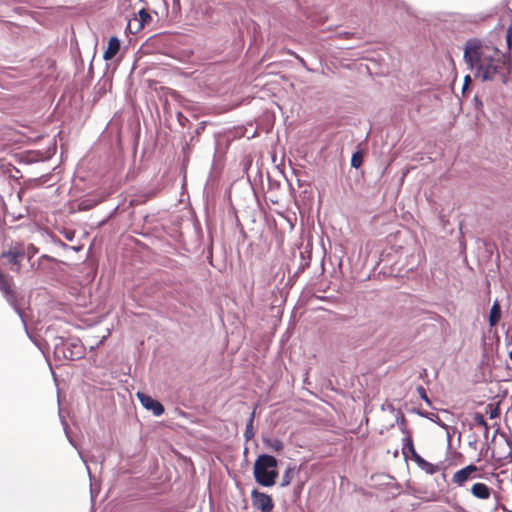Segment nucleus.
I'll list each match as a JSON object with an SVG mask.
<instances>
[{
    "instance_id": "f257e3e1",
    "label": "nucleus",
    "mask_w": 512,
    "mask_h": 512,
    "mask_svg": "<svg viewBox=\"0 0 512 512\" xmlns=\"http://www.w3.org/2000/svg\"><path fill=\"white\" fill-rule=\"evenodd\" d=\"M279 461L268 453L259 454L253 463V477L255 482L264 488L273 487L279 478Z\"/></svg>"
},
{
    "instance_id": "f03ea898",
    "label": "nucleus",
    "mask_w": 512,
    "mask_h": 512,
    "mask_svg": "<svg viewBox=\"0 0 512 512\" xmlns=\"http://www.w3.org/2000/svg\"><path fill=\"white\" fill-rule=\"evenodd\" d=\"M402 454L405 460H412L421 470L425 471L429 475H433L439 470L438 465L430 463L416 451L412 435L403 437Z\"/></svg>"
},
{
    "instance_id": "7ed1b4c3",
    "label": "nucleus",
    "mask_w": 512,
    "mask_h": 512,
    "mask_svg": "<svg viewBox=\"0 0 512 512\" xmlns=\"http://www.w3.org/2000/svg\"><path fill=\"white\" fill-rule=\"evenodd\" d=\"M482 42L477 38H470L464 45V61L470 70H476L477 66L484 62L486 55L482 51Z\"/></svg>"
},
{
    "instance_id": "20e7f679",
    "label": "nucleus",
    "mask_w": 512,
    "mask_h": 512,
    "mask_svg": "<svg viewBox=\"0 0 512 512\" xmlns=\"http://www.w3.org/2000/svg\"><path fill=\"white\" fill-rule=\"evenodd\" d=\"M0 291L2 292L3 296L5 297L6 301L9 303V305L18 314V316L21 319V322L24 326L26 334L28 335L29 338L32 339V337L29 333L28 327H27L25 317H24V312L17 304V296H16L15 292L11 289L9 280L5 277V275L1 271H0Z\"/></svg>"
},
{
    "instance_id": "39448f33",
    "label": "nucleus",
    "mask_w": 512,
    "mask_h": 512,
    "mask_svg": "<svg viewBox=\"0 0 512 512\" xmlns=\"http://www.w3.org/2000/svg\"><path fill=\"white\" fill-rule=\"evenodd\" d=\"M252 507L259 512H272L275 508L273 497L257 488L251 490Z\"/></svg>"
},
{
    "instance_id": "423d86ee",
    "label": "nucleus",
    "mask_w": 512,
    "mask_h": 512,
    "mask_svg": "<svg viewBox=\"0 0 512 512\" xmlns=\"http://www.w3.org/2000/svg\"><path fill=\"white\" fill-rule=\"evenodd\" d=\"M501 73V67L495 63L493 56H485L484 62L477 66L475 77L481 78L482 82L491 81L497 74Z\"/></svg>"
},
{
    "instance_id": "0eeeda50",
    "label": "nucleus",
    "mask_w": 512,
    "mask_h": 512,
    "mask_svg": "<svg viewBox=\"0 0 512 512\" xmlns=\"http://www.w3.org/2000/svg\"><path fill=\"white\" fill-rule=\"evenodd\" d=\"M480 470V467L476 466L474 463H470L463 468L457 470L452 477V482L458 485L459 487L464 486V484L474 478H481L477 472Z\"/></svg>"
},
{
    "instance_id": "6e6552de",
    "label": "nucleus",
    "mask_w": 512,
    "mask_h": 512,
    "mask_svg": "<svg viewBox=\"0 0 512 512\" xmlns=\"http://www.w3.org/2000/svg\"><path fill=\"white\" fill-rule=\"evenodd\" d=\"M137 397L141 405L147 411H151L154 416H161L164 413V406L159 400L153 398L152 396L144 392H137Z\"/></svg>"
},
{
    "instance_id": "1a4fd4ad",
    "label": "nucleus",
    "mask_w": 512,
    "mask_h": 512,
    "mask_svg": "<svg viewBox=\"0 0 512 512\" xmlns=\"http://www.w3.org/2000/svg\"><path fill=\"white\" fill-rule=\"evenodd\" d=\"M25 251L20 247H11L7 251H3L0 255L1 258L7 259L8 263L16 266L15 271L18 272L21 267V259L24 258Z\"/></svg>"
},
{
    "instance_id": "9d476101",
    "label": "nucleus",
    "mask_w": 512,
    "mask_h": 512,
    "mask_svg": "<svg viewBox=\"0 0 512 512\" xmlns=\"http://www.w3.org/2000/svg\"><path fill=\"white\" fill-rule=\"evenodd\" d=\"M205 129V122H200L196 129L194 130V134L191 135L189 141H186L185 144L182 146V154H183V167H186V165L189 162L190 155L192 153V147L193 143L195 141H198L196 139V136L200 135Z\"/></svg>"
},
{
    "instance_id": "9b49d317",
    "label": "nucleus",
    "mask_w": 512,
    "mask_h": 512,
    "mask_svg": "<svg viewBox=\"0 0 512 512\" xmlns=\"http://www.w3.org/2000/svg\"><path fill=\"white\" fill-rule=\"evenodd\" d=\"M152 20L150 13L142 8L138 11L135 17L128 21L127 30L132 31V25L136 24V30H141L146 24Z\"/></svg>"
},
{
    "instance_id": "f8f14e48",
    "label": "nucleus",
    "mask_w": 512,
    "mask_h": 512,
    "mask_svg": "<svg viewBox=\"0 0 512 512\" xmlns=\"http://www.w3.org/2000/svg\"><path fill=\"white\" fill-rule=\"evenodd\" d=\"M68 351L66 352L68 360L81 359L84 357V348L79 339H72L67 342Z\"/></svg>"
},
{
    "instance_id": "ddd939ff",
    "label": "nucleus",
    "mask_w": 512,
    "mask_h": 512,
    "mask_svg": "<svg viewBox=\"0 0 512 512\" xmlns=\"http://www.w3.org/2000/svg\"><path fill=\"white\" fill-rule=\"evenodd\" d=\"M471 494L480 500H487L490 498L492 489L482 482L474 483L470 488Z\"/></svg>"
},
{
    "instance_id": "4468645a",
    "label": "nucleus",
    "mask_w": 512,
    "mask_h": 512,
    "mask_svg": "<svg viewBox=\"0 0 512 512\" xmlns=\"http://www.w3.org/2000/svg\"><path fill=\"white\" fill-rule=\"evenodd\" d=\"M302 469V465L296 466L295 464L288 463L285 471L282 475L280 487L285 488L291 484V481L295 474L299 473Z\"/></svg>"
},
{
    "instance_id": "2eb2a0df",
    "label": "nucleus",
    "mask_w": 512,
    "mask_h": 512,
    "mask_svg": "<svg viewBox=\"0 0 512 512\" xmlns=\"http://www.w3.org/2000/svg\"><path fill=\"white\" fill-rule=\"evenodd\" d=\"M121 47V41L118 37L112 36L108 40L107 48L104 51L103 58L106 61L113 59L119 52Z\"/></svg>"
},
{
    "instance_id": "dca6fc26",
    "label": "nucleus",
    "mask_w": 512,
    "mask_h": 512,
    "mask_svg": "<svg viewBox=\"0 0 512 512\" xmlns=\"http://www.w3.org/2000/svg\"><path fill=\"white\" fill-rule=\"evenodd\" d=\"M53 349L54 354L57 358H64L66 359L68 351V344L67 341L63 337L56 336L53 339Z\"/></svg>"
},
{
    "instance_id": "f3484780",
    "label": "nucleus",
    "mask_w": 512,
    "mask_h": 512,
    "mask_svg": "<svg viewBox=\"0 0 512 512\" xmlns=\"http://www.w3.org/2000/svg\"><path fill=\"white\" fill-rule=\"evenodd\" d=\"M59 419H60V423L63 427V430H64L67 440L81 455L79 443L77 442V440L74 436V433H73L72 429L70 428L69 421H68V419L71 420L72 418H59Z\"/></svg>"
},
{
    "instance_id": "a211bd4d",
    "label": "nucleus",
    "mask_w": 512,
    "mask_h": 512,
    "mask_svg": "<svg viewBox=\"0 0 512 512\" xmlns=\"http://www.w3.org/2000/svg\"><path fill=\"white\" fill-rule=\"evenodd\" d=\"M500 318H501V306H500L498 300H495L490 309V313H489V318H488L489 325L491 327L497 325L498 322L500 321Z\"/></svg>"
},
{
    "instance_id": "6ab92c4d",
    "label": "nucleus",
    "mask_w": 512,
    "mask_h": 512,
    "mask_svg": "<svg viewBox=\"0 0 512 512\" xmlns=\"http://www.w3.org/2000/svg\"><path fill=\"white\" fill-rule=\"evenodd\" d=\"M262 442L266 447L271 448L277 452L281 451L284 447L283 442L277 438H271L266 436L262 438Z\"/></svg>"
},
{
    "instance_id": "aec40b11",
    "label": "nucleus",
    "mask_w": 512,
    "mask_h": 512,
    "mask_svg": "<svg viewBox=\"0 0 512 512\" xmlns=\"http://www.w3.org/2000/svg\"><path fill=\"white\" fill-rule=\"evenodd\" d=\"M446 431V437H447V449L450 450L453 446L452 444V437L455 435V434H458V438H457V441H458V445L460 444V441H461V433L458 431V429L455 427V426H449L447 428Z\"/></svg>"
},
{
    "instance_id": "412c9836",
    "label": "nucleus",
    "mask_w": 512,
    "mask_h": 512,
    "mask_svg": "<svg viewBox=\"0 0 512 512\" xmlns=\"http://www.w3.org/2000/svg\"><path fill=\"white\" fill-rule=\"evenodd\" d=\"M364 160V152L360 149L352 153L351 167L358 169L362 166Z\"/></svg>"
},
{
    "instance_id": "4be33fe9",
    "label": "nucleus",
    "mask_w": 512,
    "mask_h": 512,
    "mask_svg": "<svg viewBox=\"0 0 512 512\" xmlns=\"http://www.w3.org/2000/svg\"><path fill=\"white\" fill-rule=\"evenodd\" d=\"M473 419H474L475 426H479V427L483 428L484 438L486 439V441H488L490 427H489L488 423L486 422V418H473Z\"/></svg>"
},
{
    "instance_id": "5701e85b",
    "label": "nucleus",
    "mask_w": 512,
    "mask_h": 512,
    "mask_svg": "<svg viewBox=\"0 0 512 512\" xmlns=\"http://www.w3.org/2000/svg\"><path fill=\"white\" fill-rule=\"evenodd\" d=\"M255 418H248L245 431H244V437L246 440H249L254 437V428H253V422Z\"/></svg>"
},
{
    "instance_id": "b1692460",
    "label": "nucleus",
    "mask_w": 512,
    "mask_h": 512,
    "mask_svg": "<svg viewBox=\"0 0 512 512\" xmlns=\"http://www.w3.org/2000/svg\"><path fill=\"white\" fill-rule=\"evenodd\" d=\"M396 423L401 430V432L404 434V436L412 435L411 431L407 428V418H395Z\"/></svg>"
},
{
    "instance_id": "393cba45",
    "label": "nucleus",
    "mask_w": 512,
    "mask_h": 512,
    "mask_svg": "<svg viewBox=\"0 0 512 512\" xmlns=\"http://www.w3.org/2000/svg\"><path fill=\"white\" fill-rule=\"evenodd\" d=\"M100 201L101 200L98 199H86L80 203V207L83 210H88L96 206L98 203H100Z\"/></svg>"
},
{
    "instance_id": "a878e982",
    "label": "nucleus",
    "mask_w": 512,
    "mask_h": 512,
    "mask_svg": "<svg viewBox=\"0 0 512 512\" xmlns=\"http://www.w3.org/2000/svg\"><path fill=\"white\" fill-rule=\"evenodd\" d=\"M310 265V255L307 256V259L304 261L300 260L299 266L294 274V276L300 275L307 267Z\"/></svg>"
},
{
    "instance_id": "bb28decb",
    "label": "nucleus",
    "mask_w": 512,
    "mask_h": 512,
    "mask_svg": "<svg viewBox=\"0 0 512 512\" xmlns=\"http://www.w3.org/2000/svg\"><path fill=\"white\" fill-rule=\"evenodd\" d=\"M304 486H305L304 482H299L294 486L293 496H294L295 500H297L301 497Z\"/></svg>"
},
{
    "instance_id": "cd10ccee",
    "label": "nucleus",
    "mask_w": 512,
    "mask_h": 512,
    "mask_svg": "<svg viewBox=\"0 0 512 512\" xmlns=\"http://www.w3.org/2000/svg\"><path fill=\"white\" fill-rule=\"evenodd\" d=\"M176 117L179 125L182 127H187L190 123V120L180 111L177 112Z\"/></svg>"
},
{
    "instance_id": "c85d7f7f",
    "label": "nucleus",
    "mask_w": 512,
    "mask_h": 512,
    "mask_svg": "<svg viewBox=\"0 0 512 512\" xmlns=\"http://www.w3.org/2000/svg\"><path fill=\"white\" fill-rule=\"evenodd\" d=\"M504 70H506L507 74L512 73V59L510 55H504Z\"/></svg>"
},
{
    "instance_id": "c756f323",
    "label": "nucleus",
    "mask_w": 512,
    "mask_h": 512,
    "mask_svg": "<svg viewBox=\"0 0 512 512\" xmlns=\"http://www.w3.org/2000/svg\"><path fill=\"white\" fill-rule=\"evenodd\" d=\"M489 412V416L491 417H494V416H499L500 414V410L498 407H493L492 404H489L486 406V410H485V413H488Z\"/></svg>"
},
{
    "instance_id": "7c9ffc66",
    "label": "nucleus",
    "mask_w": 512,
    "mask_h": 512,
    "mask_svg": "<svg viewBox=\"0 0 512 512\" xmlns=\"http://www.w3.org/2000/svg\"><path fill=\"white\" fill-rule=\"evenodd\" d=\"M472 83V78L470 75H466L464 77V84H463V88H462V91H463V94H465L467 91L471 90V85Z\"/></svg>"
},
{
    "instance_id": "2f4dec72",
    "label": "nucleus",
    "mask_w": 512,
    "mask_h": 512,
    "mask_svg": "<svg viewBox=\"0 0 512 512\" xmlns=\"http://www.w3.org/2000/svg\"><path fill=\"white\" fill-rule=\"evenodd\" d=\"M407 411L408 412L416 413L420 417H423V416H436L434 413L420 411L415 406H412L411 409H407Z\"/></svg>"
},
{
    "instance_id": "473e14b6",
    "label": "nucleus",
    "mask_w": 512,
    "mask_h": 512,
    "mask_svg": "<svg viewBox=\"0 0 512 512\" xmlns=\"http://www.w3.org/2000/svg\"><path fill=\"white\" fill-rule=\"evenodd\" d=\"M386 406L390 409L391 412H394L395 409H397V414L395 416H404V412L401 411L400 407L395 408L393 404L387 403ZM382 410H386L385 405H382Z\"/></svg>"
},
{
    "instance_id": "72a5a7b5",
    "label": "nucleus",
    "mask_w": 512,
    "mask_h": 512,
    "mask_svg": "<svg viewBox=\"0 0 512 512\" xmlns=\"http://www.w3.org/2000/svg\"><path fill=\"white\" fill-rule=\"evenodd\" d=\"M289 54L294 56L298 62L302 65V67H304L305 69L309 70L308 66H307V63L306 61L304 60V58H302L300 55H298L296 52L294 51H289Z\"/></svg>"
},
{
    "instance_id": "f704fd0d",
    "label": "nucleus",
    "mask_w": 512,
    "mask_h": 512,
    "mask_svg": "<svg viewBox=\"0 0 512 512\" xmlns=\"http://www.w3.org/2000/svg\"><path fill=\"white\" fill-rule=\"evenodd\" d=\"M428 419L431 422L438 425L439 427L443 428L444 430H447V428L450 426V425H447L446 423H444L441 418H428Z\"/></svg>"
},
{
    "instance_id": "c9c22d12",
    "label": "nucleus",
    "mask_w": 512,
    "mask_h": 512,
    "mask_svg": "<svg viewBox=\"0 0 512 512\" xmlns=\"http://www.w3.org/2000/svg\"><path fill=\"white\" fill-rule=\"evenodd\" d=\"M506 444L509 447V452L505 459H507L509 463H512V438H506Z\"/></svg>"
},
{
    "instance_id": "e433bc0d",
    "label": "nucleus",
    "mask_w": 512,
    "mask_h": 512,
    "mask_svg": "<svg viewBox=\"0 0 512 512\" xmlns=\"http://www.w3.org/2000/svg\"><path fill=\"white\" fill-rule=\"evenodd\" d=\"M473 105H474L476 110H481L483 108V102L479 98V96H477V95L474 96V98H473Z\"/></svg>"
},
{
    "instance_id": "4c0bfd02",
    "label": "nucleus",
    "mask_w": 512,
    "mask_h": 512,
    "mask_svg": "<svg viewBox=\"0 0 512 512\" xmlns=\"http://www.w3.org/2000/svg\"><path fill=\"white\" fill-rule=\"evenodd\" d=\"M38 252V249L33 245L30 244L27 248L28 253V260H31V258Z\"/></svg>"
},
{
    "instance_id": "58836bf2",
    "label": "nucleus",
    "mask_w": 512,
    "mask_h": 512,
    "mask_svg": "<svg viewBox=\"0 0 512 512\" xmlns=\"http://www.w3.org/2000/svg\"><path fill=\"white\" fill-rule=\"evenodd\" d=\"M308 255H310V257H311L312 256V251H311V248L306 246L305 249L300 252V260L304 261V259H307Z\"/></svg>"
},
{
    "instance_id": "ea45409f",
    "label": "nucleus",
    "mask_w": 512,
    "mask_h": 512,
    "mask_svg": "<svg viewBox=\"0 0 512 512\" xmlns=\"http://www.w3.org/2000/svg\"><path fill=\"white\" fill-rule=\"evenodd\" d=\"M504 55H509V53H501V56L495 60V63L500 65L501 70L504 68Z\"/></svg>"
},
{
    "instance_id": "a19ab883",
    "label": "nucleus",
    "mask_w": 512,
    "mask_h": 512,
    "mask_svg": "<svg viewBox=\"0 0 512 512\" xmlns=\"http://www.w3.org/2000/svg\"><path fill=\"white\" fill-rule=\"evenodd\" d=\"M43 260L50 261V262H56V259H55L54 257L49 256V255H46V254L42 255V256L38 259L39 264H40V263H41V261H43Z\"/></svg>"
},
{
    "instance_id": "79ce46f5",
    "label": "nucleus",
    "mask_w": 512,
    "mask_h": 512,
    "mask_svg": "<svg viewBox=\"0 0 512 512\" xmlns=\"http://www.w3.org/2000/svg\"><path fill=\"white\" fill-rule=\"evenodd\" d=\"M117 211H118V206H116V207L111 211V213L107 216V218L103 221V223H105V222L109 221L110 219H112V218L116 215Z\"/></svg>"
},
{
    "instance_id": "37998d69",
    "label": "nucleus",
    "mask_w": 512,
    "mask_h": 512,
    "mask_svg": "<svg viewBox=\"0 0 512 512\" xmlns=\"http://www.w3.org/2000/svg\"><path fill=\"white\" fill-rule=\"evenodd\" d=\"M469 447L476 449L477 448V439L474 437L472 440L468 442Z\"/></svg>"
},
{
    "instance_id": "c03bdc74",
    "label": "nucleus",
    "mask_w": 512,
    "mask_h": 512,
    "mask_svg": "<svg viewBox=\"0 0 512 512\" xmlns=\"http://www.w3.org/2000/svg\"><path fill=\"white\" fill-rule=\"evenodd\" d=\"M511 36H512V25H510L509 28L507 29L506 39H507L508 44L510 42Z\"/></svg>"
},
{
    "instance_id": "a18cd8bd",
    "label": "nucleus",
    "mask_w": 512,
    "mask_h": 512,
    "mask_svg": "<svg viewBox=\"0 0 512 512\" xmlns=\"http://www.w3.org/2000/svg\"><path fill=\"white\" fill-rule=\"evenodd\" d=\"M418 390H419V392H420V394H421V397H422L423 399H425L427 402H429V401H428V398H427V395H426V392H425V389H424L423 387H419V388H418Z\"/></svg>"
},
{
    "instance_id": "49530a36",
    "label": "nucleus",
    "mask_w": 512,
    "mask_h": 512,
    "mask_svg": "<svg viewBox=\"0 0 512 512\" xmlns=\"http://www.w3.org/2000/svg\"><path fill=\"white\" fill-rule=\"evenodd\" d=\"M151 512H173L172 508H157Z\"/></svg>"
},
{
    "instance_id": "de8ad7c7",
    "label": "nucleus",
    "mask_w": 512,
    "mask_h": 512,
    "mask_svg": "<svg viewBox=\"0 0 512 512\" xmlns=\"http://www.w3.org/2000/svg\"><path fill=\"white\" fill-rule=\"evenodd\" d=\"M508 75H509V74H507V72H506L505 74H502V75H501V76H502V82H503L504 84H506V83H507V81H508Z\"/></svg>"
},
{
    "instance_id": "09e8293b",
    "label": "nucleus",
    "mask_w": 512,
    "mask_h": 512,
    "mask_svg": "<svg viewBox=\"0 0 512 512\" xmlns=\"http://www.w3.org/2000/svg\"><path fill=\"white\" fill-rule=\"evenodd\" d=\"M368 422H369V418L368 417L361 418L360 425H363V423L368 424Z\"/></svg>"
},
{
    "instance_id": "8fccbe9b",
    "label": "nucleus",
    "mask_w": 512,
    "mask_h": 512,
    "mask_svg": "<svg viewBox=\"0 0 512 512\" xmlns=\"http://www.w3.org/2000/svg\"><path fill=\"white\" fill-rule=\"evenodd\" d=\"M498 430H499L498 428L494 430L493 435H492V438H491V442H493V441H494V439H495V437H496V435H497V433H498Z\"/></svg>"
},
{
    "instance_id": "3c124183",
    "label": "nucleus",
    "mask_w": 512,
    "mask_h": 512,
    "mask_svg": "<svg viewBox=\"0 0 512 512\" xmlns=\"http://www.w3.org/2000/svg\"><path fill=\"white\" fill-rule=\"evenodd\" d=\"M23 218V215L22 214H16V216H13V219L14 220H20Z\"/></svg>"
},
{
    "instance_id": "603ef678",
    "label": "nucleus",
    "mask_w": 512,
    "mask_h": 512,
    "mask_svg": "<svg viewBox=\"0 0 512 512\" xmlns=\"http://www.w3.org/2000/svg\"><path fill=\"white\" fill-rule=\"evenodd\" d=\"M194 419L195 420L192 421L193 423H202V419L203 418L197 417V418H194Z\"/></svg>"
},
{
    "instance_id": "864d4df0",
    "label": "nucleus",
    "mask_w": 512,
    "mask_h": 512,
    "mask_svg": "<svg viewBox=\"0 0 512 512\" xmlns=\"http://www.w3.org/2000/svg\"><path fill=\"white\" fill-rule=\"evenodd\" d=\"M139 30H136V24L132 25V31H129L130 33H137Z\"/></svg>"
},
{
    "instance_id": "5fc2aeb1",
    "label": "nucleus",
    "mask_w": 512,
    "mask_h": 512,
    "mask_svg": "<svg viewBox=\"0 0 512 512\" xmlns=\"http://www.w3.org/2000/svg\"><path fill=\"white\" fill-rule=\"evenodd\" d=\"M59 243L62 247H65V248L68 247V245L66 243H64L63 241H61L60 239H59Z\"/></svg>"
},
{
    "instance_id": "6e6d98bb",
    "label": "nucleus",
    "mask_w": 512,
    "mask_h": 512,
    "mask_svg": "<svg viewBox=\"0 0 512 512\" xmlns=\"http://www.w3.org/2000/svg\"><path fill=\"white\" fill-rule=\"evenodd\" d=\"M481 456H482V452L479 453L477 459H476V462H479L481 460Z\"/></svg>"
},
{
    "instance_id": "4d7b16f0",
    "label": "nucleus",
    "mask_w": 512,
    "mask_h": 512,
    "mask_svg": "<svg viewBox=\"0 0 512 512\" xmlns=\"http://www.w3.org/2000/svg\"><path fill=\"white\" fill-rule=\"evenodd\" d=\"M65 237H66L69 241H72V239H73V238H72V236H70V235H68V234H66V235H65Z\"/></svg>"
},
{
    "instance_id": "13d9d810",
    "label": "nucleus",
    "mask_w": 512,
    "mask_h": 512,
    "mask_svg": "<svg viewBox=\"0 0 512 512\" xmlns=\"http://www.w3.org/2000/svg\"><path fill=\"white\" fill-rule=\"evenodd\" d=\"M474 416L480 417V416H483V414H482L481 412H476V413L474 414Z\"/></svg>"
},
{
    "instance_id": "bf43d9fd",
    "label": "nucleus",
    "mask_w": 512,
    "mask_h": 512,
    "mask_svg": "<svg viewBox=\"0 0 512 512\" xmlns=\"http://www.w3.org/2000/svg\"><path fill=\"white\" fill-rule=\"evenodd\" d=\"M179 416L185 417V416H188V415L185 412H180Z\"/></svg>"
},
{
    "instance_id": "052dcab7",
    "label": "nucleus",
    "mask_w": 512,
    "mask_h": 512,
    "mask_svg": "<svg viewBox=\"0 0 512 512\" xmlns=\"http://www.w3.org/2000/svg\"><path fill=\"white\" fill-rule=\"evenodd\" d=\"M256 415L255 409L250 413L249 416L254 417Z\"/></svg>"
},
{
    "instance_id": "680f3d73",
    "label": "nucleus",
    "mask_w": 512,
    "mask_h": 512,
    "mask_svg": "<svg viewBox=\"0 0 512 512\" xmlns=\"http://www.w3.org/2000/svg\"><path fill=\"white\" fill-rule=\"evenodd\" d=\"M92 69H93V66H92V62L90 63V66H89V73L92 72Z\"/></svg>"
},
{
    "instance_id": "e2e57ef3",
    "label": "nucleus",
    "mask_w": 512,
    "mask_h": 512,
    "mask_svg": "<svg viewBox=\"0 0 512 512\" xmlns=\"http://www.w3.org/2000/svg\"><path fill=\"white\" fill-rule=\"evenodd\" d=\"M321 267H322V273L324 272V262L322 261L321 262Z\"/></svg>"
},
{
    "instance_id": "0e129e2a",
    "label": "nucleus",
    "mask_w": 512,
    "mask_h": 512,
    "mask_svg": "<svg viewBox=\"0 0 512 512\" xmlns=\"http://www.w3.org/2000/svg\"><path fill=\"white\" fill-rule=\"evenodd\" d=\"M509 358L512 361V350L509 352Z\"/></svg>"
},
{
    "instance_id": "69168bd1",
    "label": "nucleus",
    "mask_w": 512,
    "mask_h": 512,
    "mask_svg": "<svg viewBox=\"0 0 512 512\" xmlns=\"http://www.w3.org/2000/svg\"><path fill=\"white\" fill-rule=\"evenodd\" d=\"M396 488L400 489L401 488L400 484H396Z\"/></svg>"
},
{
    "instance_id": "338daca9",
    "label": "nucleus",
    "mask_w": 512,
    "mask_h": 512,
    "mask_svg": "<svg viewBox=\"0 0 512 512\" xmlns=\"http://www.w3.org/2000/svg\"><path fill=\"white\" fill-rule=\"evenodd\" d=\"M510 342L512 343V333H511V337H510Z\"/></svg>"
},
{
    "instance_id": "774afa93",
    "label": "nucleus",
    "mask_w": 512,
    "mask_h": 512,
    "mask_svg": "<svg viewBox=\"0 0 512 512\" xmlns=\"http://www.w3.org/2000/svg\"><path fill=\"white\" fill-rule=\"evenodd\" d=\"M511 482H512V471H511Z\"/></svg>"
}]
</instances>
